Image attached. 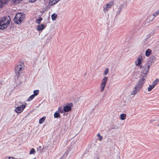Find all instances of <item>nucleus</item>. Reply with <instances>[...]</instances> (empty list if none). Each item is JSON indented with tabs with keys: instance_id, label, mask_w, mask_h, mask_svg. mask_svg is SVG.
Here are the masks:
<instances>
[{
	"instance_id": "obj_1",
	"label": "nucleus",
	"mask_w": 159,
	"mask_h": 159,
	"mask_svg": "<svg viewBox=\"0 0 159 159\" xmlns=\"http://www.w3.org/2000/svg\"><path fill=\"white\" fill-rule=\"evenodd\" d=\"M11 19L10 16H4L0 19V30L6 29L9 25Z\"/></svg>"
},
{
	"instance_id": "obj_2",
	"label": "nucleus",
	"mask_w": 159,
	"mask_h": 159,
	"mask_svg": "<svg viewBox=\"0 0 159 159\" xmlns=\"http://www.w3.org/2000/svg\"><path fill=\"white\" fill-rule=\"evenodd\" d=\"M25 15L23 13H18L15 15L14 20L16 24H20L23 20L25 18Z\"/></svg>"
},
{
	"instance_id": "obj_3",
	"label": "nucleus",
	"mask_w": 159,
	"mask_h": 159,
	"mask_svg": "<svg viewBox=\"0 0 159 159\" xmlns=\"http://www.w3.org/2000/svg\"><path fill=\"white\" fill-rule=\"evenodd\" d=\"M107 80L108 77L106 76L104 77L102 80L100 85L101 92H102L104 90L105 87L106 83L107 82Z\"/></svg>"
},
{
	"instance_id": "obj_4",
	"label": "nucleus",
	"mask_w": 159,
	"mask_h": 159,
	"mask_svg": "<svg viewBox=\"0 0 159 159\" xmlns=\"http://www.w3.org/2000/svg\"><path fill=\"white\" fill-rule=\"evenodd\" d=\"M73 106V104L72 103H67L63 107V111L65 112H69L71 110Z\"/></svg>"
},
{
	"instance_id": "obj_5",
	"label": "nucleus",
	"mask_w": 159,
	"mask_h": 159,
	"mask_svg": "<svg viewBox=\"0 0 159 159\" xmlns=\"http://www.w3.org/2000/svg\"><path fill=\"white\" fill-rule=\"evenodd\" d=\"M144 80L145 79L143 78L141 79L140 80L139 82L138 83L137 85L135 87L137 89H139L140 90L143 86V84L144 83Z\"/></svg>"
},
{
	"instance_id": "obj_6",
	"label": "nucleus",
	"mask_w": 159,
	"mask_h": 159,
	"mask_svg": "<svg viewBox=\"0 0 159 159\" xmlns=\"http://www.w3.org/2000/svg\"><path fill=\"white\" fill-rule=\"evenodd\" d=\"M15 69L16 75L17 76H19L23 70V68L21 66H17L15 68Z\"/></svg>"
},
{
	"instance_id": "obj_7",
	"label": "nucleus",
	"mask_w": 159,
	"mask_h": 159,
	"mask_svg": "<svg viewBox=\"0 0 159 159\" xmlns=\"http://www.w3.org/2000/svg\"><path fill=\"white\" fill-rule=\"evenodd\" d=\"M25 107V105L23 104L19 107H17L15 109L17 113H20L22 111Z\"/></svg>"
},
{
	"instance_id": "obj_8",
	"label": "nucleus",
	"mask_w": 159,
	"mask_h": 159,
	"mask_svg": "<svg viewBox=\"0 0 159 159\" xmlns=\"http://www.w3.org/2000/svg\"><path fill=\"white\" fill-rule=\"evenodd\" d=\"M45 26L43 24L37 26V30L39 31H42L45 29Z\"/></svg>"
},
{
	"instance_id": "obj_9",
	"label": "nucleus",
	"mask_w": 159,
	"mask_h": 159,
	"mask_svg": "<svg viewBox=\"0 0 159 159\" xmlns=\"http://www.w3.org/2000/svg\"><path fill=\"white\" fill-rule=\"evenodd\" d=\"M56 2L55 0H50L49 2L48 5L47 6L48 8H49L51 6L56 4Z\"/></svg>"
},
{
	"instance_id": "obj_10",
	"label": "nucleus",
	"mask_w": 159,
	"mask_h": 159,
	"mask_svg": "<svg viewBox=\"0 0 159 159\" xmlns=\"http://www.w3.org/2000/svg\"><path fill=\"white\" fill-rule=\"evenodd\" d=\"M142 63V60L140 57H138L137 58V61H135L136 65L139 66L141 68L142 67V66L141 65Z\"/></svg>"
},
{
	"instance_id": "obj_11",
	"label": "nucleus",
	"mask_w": 159,
	"mask_h": 159,
	"mask_svg": "<svg viewBox=\"0 0 159 159\" xmlns=\"http://www.w3.org/2000/svg\"><path fill=\"white\" fill-rule=\"evenodd\" d=\"M112 6L111 4L108 3L107 4V5L105 7H104V12L107 11Z\"/></svg>"
},
{
	"instance_id": "obj_12",
	"label": "nucleus",
	"mask_w": 159,
	"mask_h": 159,
	"mask_svg": "<svg viewBox=\"0 0 159 159\" xmlns=\"http://www.w3.org/2000/svg\"><path fill=\"white\" fill-rule=\"evenodd\" d=\"M139 89H138L134 87V89L132 91V93H131V95H135L139 91Z\"/></svg>"
},
{
	"instance_id": "obj_13",
	"label": "nucleus",
	"mask_w": 159,
	"mask_h": 159,
	"mask_svg": "<svg viewBox=\"0 0 159 159\" xmlns=\"http://www.w3.org/2000/svg\"><path fill=\"white\" fill-rule=\"evenodd\" d=\"M158 14H159V10L156 11L153 15L150 16V17L152 18V20H153L155 18V17L157 16Z\"/></svg>"
},
{
	"instance_id": "obj_14",
	"label": "nucleus",
	"mask_w": 159,
	"mask_h": 159,
	"mask_svg": "<svg viewBox=\"0 0 159 159\" xmlns=\"http://www.w3.org/2000/svg\"><path fill=\"white\" fill-rule=\"evenodd\" d=\"M152 51L151 49H148L146 50L145 52V55L147 57H149L150 54H151Z\"/></svg>"
},
{
	"instance_id": "obj_15",
	"label": "nucleus",
	"mask_w": 159,
	"mask_h": 159,
	"mask_svg": "<svg viewBox=\"0 0 159 159\" xmlns=\"http://www.w3.org/2000/svg\"><path fill=\"white\" fill-rule=\"evenodd\" d=\"M54 116L55 118H59L61 117L60 114L57 111L55 112L54 114Z\"/></svg>"
},
{
	"instance_id": "obj_16",
	"label": "nucleus",
	"mask_w": 159,
	"mask_h": 159,
	"mask_svg": "<svg viewBox=\"0 0 159 159\" xmlns=\"http://www.w3.org/2000/svg\"><path fill=\"white\" fill-rule=\"evenodd\" d=\"M46 119L45 117H43L40 118L39 120V123L40 124H42L45 120Z\"/></svg>"
},
{
	"instance_id": "obj_17",
	"label": "nucleus",
	"mask_w": 159,
	"mask_h": 159,
	"mask_svg": "<svg viewBox=\"0 0 159 159\" xmlns=\"http://www.w3.org/2000/svg\"><path fill=\"white\" fill-rule=\"evenodd\" d=\"M57 15L55 13L52 14L51 16L52 20L53 21L55 20H56V18L57 17Z\"/></svg>"
},
{
	"instance_id": "obj_18",
	"label": "nucleus",
	"mask_w": 159,
	"mask_h": 159,
	"mask_svg": "<svg viewBox=\"0 0 159 159\" xmlns=\"http://www.w3.org/2000/svg\"><path fill=\"white\" fill-rule=\"evenodd\" d=\"M126 115L124 114H121L120 116V118L121 120H124L126 118Z\"/></svg>"
},
{
	"instance_id": "obj_19",
	"label": "nucleus",
	"mask_w": 159,
	"mask_h": 159,
	"mask_svg": "<svg viewBox=\"0 0 159 159\" xmlns=\"http://www.w3.org/2000/svg\"><path fill=\"white\" fill-rule=\"evenodd\" d=\"M159 81V79H156L155 81L153 82L152 85L154 87L156 85L157 83Z\"/></svg>"
},
{
	"instance_id": "obj_20",
	"label": "nucleus",
	"mask_w": 159,
	"mask_h": 159,
	"mask_svg": "<svg viewBox=\"0 0 159 159\" xmlns=\"http://www.w3.org/2000/svg\"><path fill=\"white\" fill-rule=\"evenodd\" d=\"M69 152V150H67L66 152L64 153V155L62 156V157L64 159H65L67 157L68 153Z\"/></svg>"
},
{
	"instance_id": "obj_21",
	"label": "nucleus",
	"mask_w": 159,
	"mask_h": 159,
	"mask_svg": "<svg viewBox=\"0 0 159 159\" xmlns=\"http://www.w3.org/2000/svg\"><path fill=\"white\" fill-rule=\"evenodd\" d=\"M39 90H34L33 92L34 94L33 95L35 97L37 96L39 93Z\"/></svg>"
},
{
	"instance_id": "obj_22",
	"label": "nucleus",
	"mask_w": 159,
	"mask_h": 159,
	"mask_svg": "<svg viewBox=\"0 0 159 159\" xmlns=\"http://www.w3.org/2000/svg\"><path fill=\"white\" fill-rule=\"evenodd\" d=\"M58 112L60 113H61L62 114L63 113V110L62 109V108L61 107H59L58 108V110L57 111Z\"/></svg>"
},
{
	"instance_id": "obj_23",
	"label": "nucleus",
	"mask_w": 159,
	"mask_h": 159,
	"mask_svg": "<svg viewBox=\"0 0 159 159\" xmlns=\"http://www.w3.org/2000/svg\"><path fill=\"white\" fill-rule=\"evenodd\" d=\"M35 152H36L35 149L34 148H32L29 154H34V153Z\"/></svg>"
},
{
	"instance_id": "obj_24",
	"label": "nucleus",
	"mask_w": 159,
	"mask_h": 159,
	"mask_svg": "<svg viewBox=\"0 0 159 159\" xmlns=\"http://www.w3.org/2000/svg\"><path fill=\"white\" fill-rule=\"evenodd\" d=\"M34 97L35 96L33 94H32L30 96L28 99V100L29 101H31L34 98Z\"/></svg>"
},
{
	"instance_id": "obj_25",
	"label": "nucleus",
	"mask_w": 159,
	"mask_h": 159,
	"mask_svg": "<svg viewBox=\"0 0 159 159\" xmlns=\"http://www.w3.org/2000/svg\"><path fill=\"white\" fill-rule=\"evenodd\" d=\"M42 18L41 17H40L39 18L37 19L36 21V23L38 24H39L40 23V22L42 20Z\"/></svg>"
},
{
	"instance_id": "obj_26",
	"label": "nucleus",
	"mask_w": 159,
	"mask_h": 159,
	"mask_svg": "<svg viewBox=\"0 0 159 159\" xmlns=\"http://www.w3.org/2000/svg\"><path fill=\"white\" fill-rule=\"evenodd\" d=\"M154 88L152 85H150L148 89V91H150Z\"/></svg>"
},
{
	"instance_id": "obj_27",
	"label": "nucleus",
	"mask_w": 159,
	"mask_h": 159,
	"mask_svg": "<svg viewBox=\"0 0 159 159\" xmlns=\"http://www.w3.org/2000/svg\"><path fill=\"white\" fill-rule=\"evenodd\" d=\"M37 149L38 152H41L42 147L41 146H39V147H37Z\"/></svg>"
},
{
	"instance_id": "obj_28",
	"label": "nucleus",
	"mask_w": 159,
	"mask_h": 159,
	"mask_svg": "<svg viewBox=\"0 0 159 159\" xmlns=\"http://www.w3.org/2000/svg\"><path fill=\"white\" fill-rule=\"evenodd\" d=\"M97 136L98 137V138L99 140L100 141H101L102 139V136L99 134H97Z\"/></svg>"
},
{
	"instance_id": "obj_29",
	"label": "nucleus",
	"mask_w": 159,
	"mask_h": 159,
	"mask_svg": "<svg viewBox=\"0 0 159 159\" xmlns=\"http://www.w3.org/2000/svg\"><path fill=\"white\" fill-rule=\"evenodd\" d=\"M108 70L107 68L104 72L103 75H107V74L108 73Z\"/></svg>"
},
{
	"instance_id": "obj_30",
	"label": "nucleus",
	"mask_w": 159,
	"mask_h": 159,
	"mask_svg": "<svg viewBox=\"0 0 159 159\" xmlns=\"http://www.w3.org/2000/svg\"><path fill=\"white\" fill-rule=\"evenodd\" d=\"M4 4H6L7 3L9 0H1Z\"/></svg>"
},
{
	"instance_id": "obj_31",
	"label": "nucleus",
	"mask_w": 159,
	"mask_h": 159,
	"mask_svg": "<svg viewBox=\"0 0 159 159\" xmlns=\"http://www.w3.org/2000/svg\"><path fill=\"white\" fill-rule=\"evenodd\" d=\"M2 2H3L0 0V8H2V7L3 5L4 4V3Z\"/></svg>"
},
{
	"instance_id": "obj_32",
	"label": "nucleus",
	"mask_w": 159,
	"mask_h": 159,
	"mask_svg": "<svg viewBox=\"0 0 159 159\" xmlns=\"http://www.w3.org/2000/svg\"><path fill=\"white\" fill-rule=\"evenodd\" d=\"M5 159H16L13 157H7Z\"/></svg>"
},
{
	"instance_id": "obj_33",
	"label": "nucleus",
	"mask_w": 159,
	"mask_h": 159,
	"mask_svg": "<svg viewBox=\"0 0 159 159\" xmlns=\"http://www.w3.org/2000/svg\"><path fill=\"white\" fill-rule=\"evenodd\" d=\"M148 72V70L147 69H145L144 70V72L145 74H147Z\"/></svg>"
},
{
	"instance_id": "obj_34",
	"label": "nucleus",
	"mask_w": 159,
	"mask_h": 159,
	"mask_svg": "<svg viewBox=\"0 0 159 159\" xmlns=\"http://www.w3.org/2000/svg\"><path fill=\"white\" fill-rule=\"evenodd\" d=\"M37 0H29L30 2L31 3L34 2Z\"/></svg>"
},
{
	"instance_id": "obj_35",
	"label": "nucleus",
	"mask_w": 159,
	"mask_h": 159,
	"mask_svg": "<svg viewBox=\"0 0 159 159\" xmlns=\"http://www.w3.org/2000/svg\"><path fill=\"white\" fill-rule=\"evenodd\" d=\"M153 33H150V34H149V35H148V38L150 37V36H151L153 34Z\"/></svg>"
},
{
	"instance_id": "obj_36",
	"label": "nucleus",
	"mask_w": 159,
	"mask_h": 159,
	"mask_svg": "<svg viewBox=\"0 0 159 159\" xmlns=\"http://www.w3.org/2000/svg\"><path fill=\"white\" fill-rule=\"evenodd\" d=\"M150 16L149 17V19L150 20H151V21H152V18H150Z\"/></svg>"
},
{
	"instance_id": "obj_37",
	"label": "nucleus",
	"mask_w": 159,
	"mask_h": 159,
	"mask_svg": "<svg viewBox=\"0 0 159 159\" xmlns=\"http://www.w3.org/2000/svg\"><path fill=\"white\" fill-rule=\"evenodd\" d=\"M150 67V65H148V67H147V69L148 70V69H149Z\"/></svg>"
},
{
	"instance_id": "obj_38",
	"label": "nucleus",
	"mask_w": 159,
	"mask_h": 159,
	"mask_svg": "<svg viewBox=\"0 0 159 159\" xmlns=\"http://www.w3.org/2000/svg\"><path fill=\"white\" fill-rule=\"evenodd\" d=\"M55 2H56V3H57L58 2H59L60 0H55Z\"/></svg>"
},
{
	"instance_id": "obj_39",
	"label": "nucleus",
	"mask_w": 159,
	"mask_h": 159,
	"mask_svg": "<svg viewBox=\"0 0 159 159\" xmlns=\"http://www.w3.org/2000/svg\"><path fill=\"white\" fill-rule=\"evenodd\" d=\"M59 159H64L63 158V157H61Z\"/></svg>"
},
{
	"instance_id": "obj_40",
	"label": "nucleus",
	"mask_w": 159,
	"mask_h": 159,
	"mask_svg": "<svg viewBox=\"0 0 159 159\" xmlns=\"http://www.w3.org/2000/svg\"><path fill=\"white\" fill-rule=\"evenodd\" d=\"M96 159H99V158L97 157V158H96Z\"/></svg>"
}]
</instances>
